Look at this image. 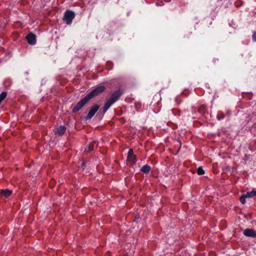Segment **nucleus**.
<instances>
[{
	"mask_svg": "<svg viewBox=\"0 0 256 256\" xmlns=\"http://www.w3.org/2000/svg\"><path fill=\"white\" fill-rule=\"evenodd\" d=\"M248 198L246 194L242 195L240 198V200L242 204H244L246 202V198Z\"/></svg>",
	"mask_w": 256,
	"mask_h": 256,
	"instance_id": "nucleus-15",
	"label": "nucleus"
},
{
	"mask_svg": "<svg viewBox=\"0 0 256 256\" xmlns=\"http://www.w3.org/2000/svg\"><path fill=\"white\" fill-rule=\"evenodd\" d=\"M26 38L28 43L30 44L33 45L36 42V36L35 34L32 33L28 34L26 36Z\"/></svg>",
	"mask_w": 256,
	"mask_h": 256,
	"instance_id": "nucleus-7",
	"label": "nucleus"
},
{
	"mask_svg": "<svg viewBox=\"0 0 256 256\" xmlns=\"http://www.w3.org/2000/svg\"><path fill=\"white\" fill-rule=\"evenodd\" d=\"M100 108V106L98 104H96L92 106L88 112V114L86 116V120H90L94 116L96 112Z\"/></svg>",
	"mask_w": 256,
	"mask_h": 256,
	"instance_id": "nucleus-5",
	"label": "nucleus"
},
{
	"mask_svg": "<svg viewBox=\"0 0 256 256\" xmlns=\"http://www.w3.org/2000/svg\"><path fill=\"white\" fill-rule=\"evenodd\" d=\"M252 39L253 41L256 42V32H252Z\"/></svg>",
	"mask_w": 256,
	"mask_h": 256,
	"instance_id": "nucleus-17",
	"label": "nucleus"
},
{
	"mask_svg": "<svg viewBox=\"0 0 256 256\" xmlns=\"http://www.w3.org/2000/svg\"><path fill=\"white\" fill-rule=\"evenodd\" d=\"M75 14L74 12L67 10L64 12L63 20L66 22L67 24H70Z\"/></svg>",
	"mask_w": 256,
	"mask_h": 256,
	"instance_id": "nucleus-3",
	"label": "nucleus"
},
{
	"mask_svg": "<svg viewBox=\"0 0 256 256\" xmlns=\"http://www.w3.org/2000/svg\"><path fill=\"white\" fill-rule=\"evenodd\" d=\"M6 92H3L0 94V104L6 98Z\"/></svg>",
	"mask_w": 256,
	"mask_h": 256,
	"instance_id": "nucleus-14",
	"label": "nucleus"
},
{
	"mask_svg": "<svg viewBox=\"0 0 256 256\" xmlns=\"http://www.w3.org/2000/svg\"><path fill=\"white\" fill-rule=\"evenodd\" d=\"M90 99L86 96L84 98H82L78 104L73 107L72 112H76L80 110L88 101Z\"/></svg>",
	"mask_w": 256,
	"mask_h": 256,
	"instance_id": "nucleus-4",
	"label": "nucleus"
},
{
	"mask_svg": "<svg viewBox=\"0 0 256 256\" xmlns=\"http://www.w3.org/2000/svg\"><path fill=\"white\" fill-rule=\"evenodd\" d=\"M218 120H220L224 118V115H222L221 116L218 115L217 116Z\"/></svg>",
	"mask_w": 256,
	"mask_h": 256,
	"instance_id": "nucleus-19",
	"label": "nucleus"
},
{
	"mask_svg": "<svg viewBox=\"0 0 256 256\" xmlns=\"http://www.w3.org/2000/svg\"><path fill=\"white\" fill-rule=\"evenodd\" d=\"M94 148V145L92 144H90L86 146V147L85 148V152H92Z\"/></svg>",
	"mask_w": 256,
	"mask_h": 256,
	"instance_id": "nucleus-13",
	"label": "nucleus"
},
{
	"mask_svg": "<svg viewBox=\"0 0 256 256\" xmlns=\"http://www.w3.org/2000/svg\"><path fill=\"white\" fill-rule=\"evenodd\" d=\"M84 162H82V166L83 170L84 169Z\"/></svg>",
	"mask_w": 256,
	"mask_h": 256,
	"instance_id": "nucleus-20",
	"label": "nucleus"
},
{
	"mask_svg": "<svg viewBox=\"0 0 256 256\" xmlns=\"http://www.w3.org/2000/svg\"><path fill=\"white\" fill-rule=\"evenodd\" d=\"M127 160L128 162L132 164H135L136 160V157L134 155L132 156H128Z\"/></svg>",
	"mask_w": 256,
	"mask_h": 256,
	"instance_id": "nucleus-11",
	"label": "nucleus"
},
{
	"mask_svg": "<svg viewBox=\"0 0 256 256\" xmlns=\"http://www.w3.org/2000/svg\"><path fill=\"white\" fill-rule=\"evenodd\" d=\"M243 234L247 237H251L253 238H256V232L252 229L246 228Z\"/></svg>",
	"mask_w": 256,
	"mask_h": 256,
	"instance_id": "nucleus-6",
	"label": "nucleus"
},
{
	"mask_svg": "<svg viewBox=\"0 0 256 256\" xmlns=\"http://www.w3.org/2000/svg\"><path fill=\"white\" fill-rule=\"evenodd\" d=\"M0 194L2 196L6 198L9 196L11 194L12 191L8 189L3 190L1 191Z\"/></svg>",
	"mask_w": 256,
	"mask_h": 256,
	"instance_id": "nucleus-9",
	"label": "nucleus"
},
{
	"mask_svg": "<svg viewBox=\"0 0 256 256\" xmlns=\"http://www.w3.org/2000/svg\"><path fill=\"white\" fill-rule=\"evenodd\" d=\"M106 88L104 86L100 85L95 88L94 90L90 91L86 96L90 100L94 96L100 94L105 90Z\"/></svg>",
	"mask_w": 256,
	"mask_h": 256,
	"instance_id": "nucleus-2",
	"label": "nucleus"
},
{
	"mask_svg": "<svg viewBox=\"0 0 256 256\" xmlns=\"http://www.w3.org/2000/svg\"><path fill=\"white\" fill-rule=\"evenodd\" d=\"M246 195L248 198L254 197L256 196V190H252L250 192H247Z\"/></svg>",
	"mask_w": 256,
	"mask_h": 256,
	"instance_id": "nucleus-12",
	"label": "nucleus"
},
{
	"mask_svg": "<svg viewBox=\"0 0 256 256\" xmlns=\"http://www.w3.org/2000/svg\"><path fill=\"white\" fill-rule=\"evenodd\" d=\"M150 168H150V166H149L147 164H146V165L144 166H142V168H140V170H141V172H142L145 174H148L150 171Z\"/></svg>",
	"mask_w": 256,
	"mask_h": 256,
	"instance_id": "nucleus-10",
	"label": "nucleus"
},
{
	"mask_svg": "<svg viewBox=\"0 0 256 256\" xmlns=\"http://www.w3.org/2000/svg\"><path fill=\"white\" fill-rule=\"evenodd\" d=\"M134 152H133V150L132 149H130L128 152V156H134Z\"/></svg>",
	"mask_w": 256,
	"mask_h": 256,
	"instance_id": "nucleus-18",
	"label": "nucleus"
},
{
	"mask_svg": "<svg viewBox=\"0 0 256 256\" xmlns=\"http://www.w3.org/2000/svg\"><path fill=\"white\" fill-rule=\"evenodd\" d=\"M197 173L198 175H202L204 174V171L202 167H198L197 169Z\"/></svg>",
	"mask_w": 256,
	"mask_h": 256,
	"instance_id": "nucleus-16",
	"label": "nucleus"
},
{
	"mask_svg": "<svg viewBox=\"0 0 256 256\" xmlns=\"http://www.w3.org/2000/svg\"><path fill=\"white\" fill-rule=\"evenodd\" d=\"M66 130V128L64 126H60L58 127L56 130V133L60 136L63 135Z\"/></svg>",
	"mask_w": 256,
	"mask_h": 256,
	"instance_id": "nucleus-8",
	"label": "nucleus"
},
{
	"mask_svg": "<svg viewBox=\"0 0 256 256\" xmlns=\"http://www.w3.org/2000/svg\"><path fill=\"white\" fill-rule=\"evenodd\" d=\"M122 94L123 90H121L114 92L105 103L103 110L104 112H106L111 106L120 98Z\"/></svg>",
	"mask_w": 256,
	"mask_h": 256,
	"instance_id": "nucleus-1",
	"label": "nucleus"
}]
</instances>
